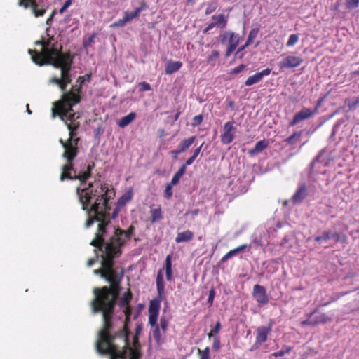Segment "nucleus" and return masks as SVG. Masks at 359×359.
<instances>
[{
    "instance_id": "14",
    "label": "nucleus",
    "mask_w": 359,
    "mask_h": 359,
    "mask_svg": "<svg viewBox=\"0 0 359 359\" xmlns=\"http://www.w3.org/2000/svg\"><path fill=\"white\" fill-rule=\"evenodd\" d=\"M329 321H331V318H329L326 314L318 311H314L310 313L309 318L306 320L302 321L301 323L302 325H310L315 326L320 323H326Z\"/></svg>"
},
{
    "instance_id": "21",
    "label": "nucleus",
    "mask_w": 359,
    "mask_h": 359,
    "mask_svg": "<svg viewBox=\"0 0 359 359\" xmlns=\"http://www.w3.org/2000/svg\"><path fill=\"white\" fill-rule=\"evenodd\" d=\"M85 81V79H84V76H79L77 80H76V83L78 84H76V85H74L72 86V88L70 90L67 91V92H65L61 96V98L60 100H59L58 101H61L63 99V97L67 94L68 93H72L73 94L76 95H78L80 98V100H81V86L83 85V83H84Z\"/></svg>"
},
{
    "instance_id": "63",
    "label": "nucleus",
    "mask_w": 359,
    "mask_h": 359,
    "mask_svg": "<svg viewBox=\"0 0 359 359\" xmlns=\"http://www.w3.org/2000/svg\"><path fill=\"white\" fill-rule=\"evenodd\" d=\"M303 130H301L299 132H295L293 133V144H294V142H296L298 138L300 137V135L302 134Z\"/></svg>"
},
{
    "instance_id": "8",
    "label": "nucleus",
    "mask_w": 359,
    "mask_h": 359,
    "mask_svg": "<svg viewBox=\"0 0 359 359\" xmlns=\"http://www.w3.org/2000/svg\"><path fill=\"white\" fill-rule=\"evenodd\" d=\"M120 344L116 342L117 348H116V350L114 352L118 354L121 351H125L126 354L124 355L123 358H117L116 359H140V353L139 352V348L140 347V344L139 341V337L134 336L133 338V348L130 346V341H128V345L127 346H125L123 344L121 341ZM104 355H109L110 358L111 359V353H105Z\"/></svg>"
},
{
    "instance_id": "2",
    "label": "nucleus",
    "mask_w": 359,
    "mask_h": 359,
    "mask_svg": "<svg viewBox=\"0 0 359 359\" xmlns=\"http://www.w3.org/2000/svg\"><path fill=\"white\" fill-rule=\"evenodd\" d=\"M76 194L82 209L86 211L88 219L86 227H90L95 222H98L95 238L90 245L102 250L104 241L107 237V228L111 219H115L118 214V209L114 210L111 216L109 201L115 196L113 188L109 189L107 184H102L100 180L90 182L87 187L76 189Z\"/></svg>"
},
{
    "instance_id": "12",
    "label": "nucleus",
    "mask_w": 359,
    "mask_h": 359,
    "mask_svg": "<svg viewBox=\"0 0 359 359\" xmlns=\"http://www.w3.org/2000/svg\"><path fill=\"white\" fill-rule=\"evenodd\" d=\"M234 123L235 122L233 121H228L224 123L223 132L220 135L221 142L223 144H229L233 141L236 130Z\"/></svg>"
},
{
    "instance_id": "38",
    "label": "nucleus",
    "mask_w": 359,
    "mask_h": 359,
    "mask_svg": "<svg viewBox=\"0 0 359 359\" xmlns=\"http://www.w3.org/2000/svg\"><path fill=\"white\" fill-rule=\"evenodd\" d=\"M219 56V52L218 50H213L207 59L208 64L214 65Z\"/></svg>"
},
{
    "instance_id": "19",
    "label": "nucleus",
    "mask_w": 359,
    "mask_h": 359,
    "mask_svg": "<svg viewBox=\"0 0 359 359\" xmlns=\"http://www.w3.org/2000/svg\"><path fill=\"white\" fill-rule=\"evenodd\" d=\"M148 8V5L147 2L144 0H142L140 2V5L139 7L136 8L134 11L133 12H128L126 11L124 12L123 18L126 19L127 23L132 21L133 19L137 18L140 13L143 11H145Z\"/></svg>"
},
{
    "instance_id": "7",
    "label": "nucleus",
    "mask_w": 359,
    "mask_h": 359,
    "mask_svg": "<svg viewBox=\"0 0 359 359\" xmlns=\"http://www.w3.org/2000/svg\"><path fill=\"white\" fill-rule=\"evenodd\" d=\"M134 231L135 227L133 225H130L126 231L117 228L109 239L104 241V245L109 247L114 254L120 257L122 255V248L126 241L131 238Z\"/></svg>"
},
{
    "instance_id": "28",
    "label": "nucleus",
    "mask_w": 359,
    "mask_h": 359,
    "mask_svg": "<svg viewBox=\"0 0 359 359\" xmlns=\"http://www.w3.org/2000/svg\"><path fill=\"white\" fill-rule=\"evenodd\" d=\"M212 20L217 27L224 28L226 26L227 20L224 14L214 15L212 16Z\"/></svg>"
},
{
    "instance_id": "46",
    "label": "nucleus",
    "mask_w": 359,
    "mask_h": 359,
    "mask_svg": "<svg viewBox=\"0 0 359 359\" xmlns=\"http://www.w3.org/2000/svg\"><path fill=\"white\" fill-rule=\"evenodd\" d=\"M221 348V343L219 337H215L212 343V349L215 351H218Z\"/></svg>"
},
{
    "instance_id": "53",
    "label": "nucleus",
    "mask_w": 359,
    "mask_h": 359,
    "mask_svg": "<svg viewBox=\"0 0 359 359\" xmlns=\"http://www.w3.org/2000/svg\"><path fill=\"white\" fill-rule=\"evenodd\" d=\"M323 155H324V150L322 149L318 152V155L313 160L314 161V162L321 163V162H323L322 157L323 156Z\"/></svg>"
},
{
    "instance_id": "29",
    "label": "nucleus",
    "mask_w": 359,
    "mask_h": 359,
    "mask_svg": "<svg viewBox=\"0 0 359 359\" xmlns=\"http://www.w3.org/2000/svg\"><path fill=\"white\" fill-rule=\"evenodd\" d=\"M151 333L157 345H161L164 342L159 326L154 327L151 330Z\"/></svg>"
},
{
    "instance_id": "49",
    "label": "nucleus",
    "mask_w": 359,
    "mask_h": 359,
    "mask_svg": "<svg viewBox=\"0 0 359 359\" xmlns=\"http://www.w3.org/2000/svg\"><path fill=\"white\" fill-rule=\"evenodd\" d=\"M73 0H67L64 5L60 8L59 13L63 14L65 11L72 4Z\"/></svg>"
},
{
    "instance_id": "18",
    "label": "nucleus",
    "mask_w": 359,
    "mask_h": 359,
    "mask_svg": "<svg viewBox=\"0 0 359 359\" xmlns=\"http://www.w3.org/2000/svg\"><path fill=\"white\" fill-rule=\"evenodd\" d=\"M271 72V69L270 68H266L262 71L249 76L245 81V85L246 86H250L253 84L259 83L260 81H262L264 76L269 75Z\"/></svg>"
},
{
    "instance_id": "4",
    "label": "nucleus",
    "mask_w": 359,
    "mask_h": 359,
    "mask_svg": "<svg viewBox=\"0 0 359 359\" xmlns=\"http://www.w3.org/2000/svg\"><path fill=\"white\" fill-rule=\"evenodd\" d=\"M121 283L118 280L109 286L95 287L93 291L94 297L90 305L93 313L102 315L100 337L104 343H107L109 337L108 331L114 328L113 319L116 302L121 291Z\"/></svg>"
},
{
    "instance_id": "44",
    "label": "nucleus",
    "mask_w": 359,
    "mask_h": 359,
    "mask_svg": "<svg viewBox=\"0 0 359 359\" xmlns=\"http://www.w3.org/2000/svg\"><path fill=\"white\" fill-rule=\"evenodd\" d=\"M203 120V116L202 114H199L197 116H195L192 119L191 126L193 127H196L201 124Z\"/></svg>"
},
{
    "instance_id": "13",
    "label": "nucleus",
    "mask_w": 359,
    "mask_h": 359,
    "mask_svg": "<svg viewBox=\"0 0 359 359\" xmlns=\"http://www.w3.org/2000/svg\"><path fill=\"white\" fill-rule=\"evenodd\" d=\"M311 186L306 182H299L297 189L293 194V204L302 203L308 196H310Z\"/></svg>"
},
{
    "instance_id": "39",
    "label": "nucleus",
    "mask_w": 359,
    "mask_h": 359,
    "mask_svg": "<svg viewBox=\"0 0 359 359\" xmlns=\"http://www.w3.org/2000/svg\"><path fill=\"white\" fill-rule=\"evenodd\" d=\"M198 353L200 359H210V348L208 346L203 350L198 349Z\"/></svg>"
},
{
    "instance_id": "45",
    "label": "nucleus",
    "mask_w": 359,
    "mask_h": 359,
    "mask_svg": "<svg viewBox=\"0 0 359 359\" xmlns=\"http://www.w3.org/2000/svg\"><path fill=\"white\" fill-rule=\"evenodd\" d=\"M359 6V0H346V8L354 9Z\"/></svg>"
},
{
    "instance_id": "3",
    "label": "nucleus",
    "mask_w": 359,
    "mask_h": 359,
    "mask_svg": "<svg viewBox=\"0 0 359 359\" xmlns=\"http://www.w3.org/2000/svg\"><path fill=\"white\" fill-rule=\"evenodd\" d=\"M48 39L42 37L35 41V45L42 46L41 52L29 49L28 53L31 55L32 61L37 65L43 66L50 65L55 69H60V77L53 76L50 79V83L57 85L60 89L65 91L68 84L72 82V69L74 55L69 52L63 53L62 46L54 38L47 33Z\"/></svg>"
},
{
    "instance_id": "10",
    "label": "nucleus",
    "mask_w": 359,
    "mask_h": 359,
    "mask_svg": "<svg viewBox=\"0 0 359 359\" xmlns=\"http://www.w3.org/2000/svg\"><path fill=\"white\" fill-rule=\"evenodd\" d=\"M222 43H229L228 47L226 50L225 56L229 57L232 53L236 50L239 43V36L234 32L227 31L221 35Z\"/></svg>"
},
{
    "instance_id": "5",
    "label": "nucleus",
    "mask_w": 359,
    "mask_h": 359,
    "mask_svg": "<svg viewBox=\"0 0 359 359\" xmlns=\"http://www.w3.org/2000/svg\"><path fill=\"white\" fill-rule=\"evenodd\" d=\"M130 322V317L125 316L123 327L116 332L114 334H111V332L113 330L108 331L109 335L107 339V343H104L101 341L100 330L98 332V339L95 344L97 351L100 354L111 353V359H116L117 358H123L126 354L125 351H121L118 354L116 353L115 350L117 348L116 341H121L122 344L126 347L128 345V336L130 334L129 330V323Z\"/></svg>"
},
{
    "instance_id": "55",
    "label": "nucleus",
    "mask_w": 359,
    "mask_h": 359,
    "mask_svg": "<svg viewBox=\"0 0 359 359\" xmlns=\"http://www.w3.org/2000/svg\"><path fill=\"white\" fill-rule=\"evenodd\" d=\"M245 67V66L243 64H241V65H238V67H235L234 69H233L231 71V73L238 74L241 71H243Z\"/></svg>"
},
{
    "instance_id": "20",
    "label": "nucleus",
    "mask_w": 359,
    "mask_h": 359,
    "mask_svg": "<svg viewBox=\"0 0 359 359\" xmlns=\"http://www.w3.org/2000/svg\"><path fill=\"white\" fill-rule=\"evenodd\" d=\"M250 248H251V244H247V243L242 244V245L236 247V248L231 250L226 255H224L221 259V262H222V263L226 262L227 260H229V259L236 256L238 253L243 252L244 250H245V249L250 250Z\"/></svg>"
},
{
    "instance_id": "64",
    "label": "nucleus",
    "mask_w": 359,
    "mask_h": 359,
    "mask_svg": "<svg viewBox=\"0 0 359 359\" xmlns=\"http://www.w3.org/2000/svg\"><path fill=\"white\" fill-rule=\"evenodd\" d=\"M181 153H182V151L178 147L177 148V149L171 151L172 157L175 158H176L177 157V156Z\"/></svg>"
},
{
    "instance_id": "58",
    "label": "nucleus",
    "mask_w": 359,
    "mask_h": 359,
    "mask_svg": "<svg viewBox=\"0 0 359 359\" xmlns=\"http://www.w3.org/2000/svg\"><path fill=\"white\" fill-rule=\"evenodd\" d=\"M216 25L214 22H210L208 25V26L203 29V34H207L210 30H211L213 27H215Z\"/></svg>"
},
{
    "instance_id": "36",
    "label": "nucleus",
    "mask_w": 359,
    "mask_h": 359,
    "mask_svg": "<svg viewBox=\"0 0 359 359\" xmlns=\"http://www.w3.org/2000/svg\"><path fill=\"white\" fill-rule=\"evenodd\" d=\"M133 197V193L131 191L126 192L120 198L118 199V204L121 205H125L126 203L129 202Z\"/></svg>"
},
{
    "instance_id": "56",
    "label": "nucleus",
    "mask_w": 359,
    "mask_h": 359,
    "mask_svg": "<svg viewBox=\"0 0 359 359\" xmlns=\"http://www.w3.org/2000/svg\"><path fill=\"white\" fill-rule=\"evenodd\" d=\"M186 170V165H182L180 166V169L177 170L176 173L182 177L184 175Z\"/></svg>"
},
{
    "instance_id": "32",
    "label": "nucleus",
    "mask_w": 359,
    "mask_h": 359,
    "mask_svg": "<svg viewBox=\"0 0 359 359\" xmlns=\"http://www.w3.org/2000/svg\"><path fill=\"white\" fill-rule=\"evenodd\" d=\"M259 28H253L250 31L247 41L245 42V46H249L250 45L252 44L254 39L257 37L259 33Z\"/></svg>"
},
{
    "instance_id": "23",
    "label": "nucleus",
    "mask_w": 359,
    "mask_h": 359,
    "mask_svg": "<svg viewBox=\"0 0 359 359\" xmlns=\"http://www.w3.org/2000/svg\"><path fill=\"white\" fill-rule=\"evenodd\" d=\"M269 146V142L266 140H262L257 142L255 144V146L253 149H251L248 151V154L250 156H254L257 154L261 153L264 149H266Z\"/></svg>"
},
{
    "instance_id": "22",
    "label": "nucleus",
    "mask_w": 359,
    "mask_h": 359,
    "mask_svg": "<svg viewBox=\"0 0 359 359\" xmlns=\"http://www.w3.org/2000/svg\"><path fill=\"white\" fill-rule=\"evenodd\" d=\"M182 66L180 61H173L170 60L165 65V72L166 74L170 75L177 72Z\"/></svg>"
},
{
    "instance_id": "51",
    "label": "nucleus",
    "mask_w": 359,
    "mask_h": 359,
    "mask_svg": "<svg viewBox=\"0 0 359 359\" xmlns=\"http://www.w3.org/2000/svg\"><path fill=\"white\" fill-rule=\"evenodd\" d=\"M95 34H92L87 40L83 42L84 48H88L94 41Z\"/></svg>"
},
{
    "instance_id": "61",
    "label": "nucleus",
    "mask_w": 359,
    "mask_h": 359,
    "mask_svg": "<svg viewBox=\"0 0 359 359\" xmlns=\"http://www.w3.org/2000/svg\"><path fill=\"white\" fill-rule=\"evenodd\" d=\"M124 314H125V316H129V317L131 316L132 309L129 305L126 306V308L124 310Z\"/></svg>"
},
{
    "instance_id": "42",
    "label": "nucleus",
    "mask_w": 359,
    "mask_h": 359,
    "mask_svg": "<svg viewBox=\"0 0 359 359\" xmlns=\"http://www.w3.org/2000/svg\"><path fill=\"white\" fill-rule=\"evenodd\" d=\"M138 86L140 87L139 92H140V93H143L145 91H149L151 90V85L146 81H142V82L139 83Z\"/></svg>"
},
{
    "instance_id": "16",
    "label": "nucleus",
    "mask_w": 359,
    "mask_h": 359,
    "mask_svg": "<svg viewBox=\"0 0 359 359\" xmlns=\"http://www.w3.org/2000/svg\"><path fill=\"white\" fill-rule=\"evenodd\" d=\"M252 295L259 304L265 305L269 302L266 289L260 285H255L254 286Z\"/></svg>"
},
{
    "instance_id": "25",
    "label": "nucleus",
    "mask_w": 359,
    "mask_h": 359,
    "mask_svg": "<svg viewBox=\"0 0 359 359\" xmlns=\"http://www.w3.org/2000/svg\"><path fill=\"white\" fill-rule=\"evenodd\" d=\"M164 269L165 271L166 280L171 281L172 280V255H168L166 256Z\"/></svg>"
},
{
    "instance_id": "48",
    "label": "nucleus",
    "mask_w": 359,
    "mask_h": 359,
    "mask_svg": "<svg viewBox=\"0 0 359 359\" xmlns=\"http://www.w3.org/2000/svg\"><path fill=\"white\" fill-rule=\"evenodd\" d=\"M172 184H168L164 191L165 197L170 199L172 196Z\"/></svg>"
},
{
    "instance_id": "33",
    "label": "nucleus",
    "mask_w": 359,
    "mask_h": 359,
    "mask_svg": "<svg viewBox=\"0 0 359 359\" xmlns=\"http://www.w3.org/2000/svg\"><path fill=\"white\" fill-rule=\"evenodd\" d=\"M330 238H333L335 242H340L342 243L347 242V236L343 233L331 232Z\"/></svg>"
},
{
    "instance_id": "1",
    "label": "nucleus",
    "mask_w": 359,
    "mask_h": 359,
    "mask_svg": "<svg viewBox=\"0 0 359 359\" xmlns=\"http://www.w3.org/2000/svg\"><path fill=\"white\" fill-rule=\"evenodd\" d=\"M79 102L80 98L78 95L68 93L63 97L62 100L53 103L52 115L53 117L59 116L65 122L69 130V135L66 142L62 139L60 140V144L65 149L62 156L67 161V163L62 167L60 180L62 182L65 180H79L81 185H83L91 176V171L95 167V163L88 164L86 166V170L83 172H77L74 167L73 161L79 153L78 142L80 138L76 137V135L77 130L80 127V122L78 119L81 116L79 113L74 111L73 107Z\"/></svg>"
},
{
    "instance_id": "62",
    "label": "nucleus",
    "mask_w": 359,
    "mask_h": 359,
    "mask_svg": "<svg viewBox=\"0 0 359 359\" xmlns=\"http://www.w3.org/2000/svg\"><path fill=\"white\" fill-rule=\"evenodd\" d=\"M302 60L299 57H293V69L300 65Z\"/></svg>"
},
{
    "instance_id": "31",
    "label": "nucleus",
    "mask_w": 359,
    "mask_h": 359,
    "mask_svg": "<svg viewBox=\"0 0 359 359\" xmlns=\"http://www.w3.org/2000/svg\"><path fill=\"white\" fill-rule=\"evenodd\" d=\"M278 67L280 71H283L285 69L292 67V56L289 55L283 58L281 61L279 62Z\"/></svg>"
},
{
    "instance_id": "34",
    "label": "nucleus",
    "mask_w": 359,
    "mask_h": 359,
    "mask_svg": "<svg viewBox=\"0 0 359 359\" xmlns=\"http://www.w3.org/2000/svg\"><path fill=\"white\" fill-rule=\"evenodd\" d=\"M132 298L133 294L130 290H128V291L123 294V296L121 301V306H124L129 305V303L131 301Z\"/></svg>"
},
{
    "instance_id": "37",
    "label": "nucleus",
    "mask_w": 359,
    "mask_h": 359,
    "mask_svg": "<svg viewBox=\"0 0 359 359\" xmlns=\"http://www.w3.org/2000/svg\"><path fill=\"white\" fill-rule=\"evenodd\" d=\"M222 328V325L219 321H217L214 327H212L210 330V332L208 334V337L210 339L211 337H215V335L218 334Z\"/></svg>"
},
{
    "instance_id": "40",
    "label": "nucleus",
    "mask_w": 359,
    "mask_h": 359,
    "mask_svg": "<svg viewBox=\"0 0 359 359\" xmlns=\"http://www.w3.org/2000/svg\"><path fill=\"white\" fill-rule=\"evenodd\" d=\"M291 351V348L289 346H287L285 348H283V349L274 352L272 353V356L274 357H282L284 356L286 353H289Z\"/></svg>"
},
{
    "instance_id": "57",
    "label": "nucleus",
    "mask_w": 359,
    "mask_h": 359,
    "mask_svg": "<svg viewBox=\"0 0 359 359\" xmlns=\"http://www.w3.org/2000/svg\"><path fill=\"white\" fill-rule=\"evenodd\" d=\"M142 324H137L136 327H135V335L134 336L139 337V335L142 332Z\"/></svg>"
},
{
    "instance_id": "9",
    "label": "nucleus",
    "mask_w": 359,
    "mask_h": 359,
    "mask_svg": "<svg viewBox=\"0 0 359 359\" xmlns=\"http://www.w3.org/2000/svg\"><path fill=\"white\" fill-rule=\"evenodd\" d=\"M156 289L158 297L150 301L149 306V314H159L161 301L164 294L165 285L163 281L162 269H160L156 276Z\"/></svg>"
},
{
    "instance_id": "15",
    "label": "nucleus",
    "mask_w": 359,
    "mask_h": 359,
    "mask_svg": "<svg viewBox=\"0 0 359 359\" xmlns=\"http://www.w3.org/2000/svg\"><path fill=\"white\" fill-rule=\"evenodd\" d=\"M18 6L25 9L31 8L36 18L43 16L46 12V9L44 8H38L39 4L36 0H19Z\"/></svg>"
},
{
    "instance_id": "6",
    "label": "nucleus",
    "mask_w": 359,
    "mask_h": 359,
    "mask_svg": "<svg viewBox=\"0 0 359 359\" xmlns=\"http://www.w3.org/2000/svg\"><path fill=\"white\" fill-rule=\"evenodd\" d=\"M101 251L103 252L101 267L94 270V273L100 275L101 278H104L110 284L118 280L121 282L124 275V270L121 269L118 272L114 268V259L119 257V256H116L109 249V247L105 245H103Z\"/></svg>"
},
{
    "instance_id": "27",
    "label": "nucleus",
    "mask_w": 359,
    "mask_h": 359,
    "mask_svg": "<svg viewBox=\"0 0 359 359\" xmlns=\"http://www.w3.org/2000/svg\"><path fill=\"white\" fill-rule=\"evenodd\" d=\"M195 140L196 136H191L187 139H184L180 142L177 147L182 152H184L191 147V145L194 142Z\"/></svg>"
},
{
    "instance_id": "52",
    "label": "nucleus",
    "mask_w": 359,
    "mask_h": 359,
    "mask_svg": "<svg viewBox=\"0 0 359 359\" xmlns=\"http://www.w3.org/2000/svg\"><path fill=\"white\" fill-rule=\"evenodd\" d=\"M348 120L347 117L341 118L339 119L335 124L333 126L335 129H338L343 123H344Z\"/></svg>"
},
{
    "instance_id": "17",
    "label": "nucleus",
    "mask_w": 359,
    "mask_h": 359,
    "mask_svg": "<svg viewBox=\"0 0 359 359\" xmlns=\"http://www.w3.org/2000/svg\"><path fill=\"white\" fill-rule=\"evenodd\" d=\"M316 111L317 107L314 110L304 107L300 111L295 114L293 116V126L297 124L302 121H304L312 117L316 114Z\"/></svg>"
},
{
    "instance_id": "60",
    "label": "nucleus",
    "mask_w": 359,
    "mask_h": 359,
    "mask_svg": "<svg viewBox=\"0 0 359 359\" xmlns=\"http://www.w3.org/2000/svg\"><path fill=\"white\" fill-rule=\"evenodd\" d=\"M55 13H56L55 10H53L51 15H50V17L46 20V24L48 25H51L53 19V17H54Z\"/></svg>"
},
{
    "instance_id": "50",
    "label": "nucleus",
    "mask_w": 359,
    "mask_h": 359,
    "mask_svg": "<svg viewBox=\"0 0 359 359\" xmlns=\"http://www.w3.org/2000/svg\"><path fill=\"white\" fill-rule=\"evenodd\" d=\"M215 296V290L214 287H212L209 291V295L208 299V303L211 306L213 303L214 298Z\"/></svg>"
},
{
    "instance_id": "26",
    "label": "nucleus",
    "mask_w": 359,
    "mask_h": 359,
    "mask_svg": "<svg viewBox=\"0 0 359 359\" xmlns=\"http://www.w3.org/2000/svg\"><path fill=\"white\" fill-rule=\"evenodd\" d=\"M137 114L135 112H130L128 115L122 117L118 121V126L120 128H125L126 126L130 124L136 118Z\"/></svg>"
},
{
    "instance_id": "47",
    "label": "nucleus",
    "mask_w": 359,
    "mask_h": 359,
    "mask_svg": "<svg viewBox=\"0 0 359 359\" xmlns=\"http://www.w3.org/2000/svg\"><path fill=\"white\" fill-rule=\"evenodd\" d=\"M127 23L126 19L123 18L122 19H119L118 20L114 22L111 25V27H122L126 25Z\"/></svg>"
},
{
    "instance_id": "41",
    "label": "nucleus",
    "mask_w": 359,
    "mask_h": 359,
    "mask_svg": "<svg viewBox=\"0 0 359 359\" xmlns=\"http://www.w3.org/2000/svg\"><path fill=\"white\" fill-rule=\"evenodd\" d=\"M158 326L160 327V330H161L163 334H165L168 330V320L165 317L161 318L160 324Z\"/></svg>"
},
{
    "instance_id": "43",
    "label": "nucleus",
    "mask_w": 359,
    "mask_h": 359,
    "mask_svg": "<svg viewBox=\"0 0 359 359\" xmlns=\"http://www.w3.org/2000/svg\"><path fill=\"white\" fill-rule=\"evenodd\" d=\"M158 314H149V324L151 327H154L156 326H158L157 325Z\"/></svg>"
},
{
    "instance_id": "11",
    "label": "nucleus",
    "mask_w": 359,
    "mask_h": 359,
    "mask_svg": "<svg viewBox=\"0 0 359 359\" xmlns=\"http://www.w3.org/2000/svg\"><path fill=\"white\" fill-rule=\"evenodd\" d=\"M272 331L271 324L266 326H259L255 330V342L250 348V351H254L259 347L263 343L267 341L269 335Z\"/></svg>"
},
{
    "instance_id": "54",
    "label": "nucleus",
    "mask_w": 359,
    "mask_h": 359,
    "mask_svg": "<svg viewBox=\"0 0 359 359\" xmlns=\"http://www.w3.org/2000/svg\"><path fill=\"white\" fill-rule=\"evenodd\" d=\"M180 178H181V177L180 175H178L177 173H175L173 175L170 184L172 185H176L179 182Z\"/></svg>"
},
{
    "instance_id": "35",
    "label": "nucleus",
    "mask_w": 359,
    "mask_h": 359,
    "mask_svg": "<svg viewBox=\"0 0 359 359\" xmlns=\"http://www.w3.org/2000/svg\"><path fill=\"white\" fill-rule=\"evenodd\" d=\"M331 231H325L320 236H317L313 238L314 241L320 243L322 241H327L330 239Z\"/></svg>"
},
{
    "instance_id": "30",
    "label": "nucleus",
    "mask_w": 359,
    "mask_h": 359,
    "mask_svg": "<svg viewBox=\"0 0 359 359\" xmlns=\"http://www.w3.org/2000/svg\"><path fill=\"white\" fill-rule=\"evenodd\" d=\"M151 214V222L155 223L156 222L161 220L163 218L161 208H151L150 210Z\"/></svg>"
},
{
    "instance_id": "24",
    "label": "nucleus",
    "mask_w": 359,
    "mask_h": 359,
    "mask_svg": "<svg viewBox=\"0 0 359 359\" xmlns=\"http://www.w3.org/2000/svg\"><path fill=\"white\" fill-rule=\"evenodd\" d=\"M194 238V233L190 230H187L183 232L178 233L176 238L175 242L177 243L182 242H189Z\"/></svg>"
},
{
    "instance_id": "59",
    "label": "nucleus",
    "mask_w": 359,
    "mask_h": 359,
    "mask_svg": "<svg viewBox=\"0 0 359 359\" xmlns=\"http://www.w3.org/2000/svg\"><path fill=\"white\" fill-rule=\"evenodd\" d=\"M203 145V143L200 146L198 147V148H196L194 151V153L192 154V156L195 158H197V156L199 155L201 151V148Z\"/></svg>"
}]
</instances>
